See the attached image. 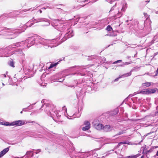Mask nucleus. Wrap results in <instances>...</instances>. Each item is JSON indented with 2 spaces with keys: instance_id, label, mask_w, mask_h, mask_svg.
I'll return each instance as SVG.
<instances>
[{
  "instance_id": "nucleus-23",
  "label": "nucleus",
  "mask_w": 158,
  "mask_h": 158,
  "mask_svg": "<svg viewBox=\"0 0 158 158\" xmlns=\"http://www.w3.org/2000/svg\"><path fill=\"white\" fill-rule=\"evenodd\" d=\"M88 1V0H85V1H82V2H86V1Z\"/></svg>"
},
{
  "instance_id": "nucleus-16",
  "label": "nucleus",
  "mask_w": 158,
  "mask_h": 158,
  "mask_svg": "<svg viewBox=\"0 0 158 158\" xmlns=\"http://www.w3.org/2000/svg\"><path fill=\"white\" fill-rule=\"evenodd\" d=\"M124 133V132L123 131H120V132H119L116 135H120L123 133Z\"/></svg>"
},
{
  "instance_id": "nucleus-24",
  "label": "nucleus",
  "mask_w": 158,
  "mask_h": 158,
  "mask_svg": "<svg viewBox=\"0 0 158 158\" xmlns=\"http://www.w3.org/2000/svg\"><path fill=\"white\" fill-rule=\"evenodd\" d=\"M40 13H41L42 12V11L41 10H40Z\"/></svg>"
},
{
  "instance_id": "nucleus-28",
  "label": "nucleus",
  "mask_w": 158,
  "mask_h": 158,
  "mask_svg": "<svg viewBox=\"0 0 158 158\" xmlns=\"http://www.w3.org/2000/svg\"><path fill=\"white\" fill-rule=\"evenodd\" d=\"M85 5H84L83 6H85Z\"/></svg>"
},
{
  "instance_id": "nucleus-7",
  "label": "nucleus",
  "mask_w": 158,
  "mask_h": 158,
  "mask_svg": "<svg viewBox=\"0 0 158 158\" xmlns=\"http://www.w3.org/2000/svg\"><path fill=\"white\" fill-rule=\"evenodd\" d=\"M122 144H127L128 145L130 144V142L128 141H124L123 142H121L118 143V146H120V145Z\"/></svg>"
},
{
  "instance_id": "nucleus-26",
  "label": "nucleus",
  "mask_w": 158,
  "mask_h": 158,
  "mask_svg": "<svg viewBox=\"0 0 158 158\" xmlns=\"http://www.w3.org/2000/svg\"><path fill=\"white\" fill-rule=\"evenodd\" d=\"M116 110L117 111H118V110H117V109H116Z\"/></svg>"
},
{
  "instance_id": "nucleus-4",
  "label": "nucleus",
  "mask_w": 158,
  "mask_h": 158,
  "mask_svg": "<svg viewBox=\"0 0 158 158\" xmlns=\"http://www.w3.org/2000/svg\"><path fill=\"white\" fill-rule=\"evenodd\" d=\"M139 93L143 94H148V89H144L141 90Z\"/></svg>"
},
{
  "instance_id": "nucleus-2",
  "label": "nucleus",
  "mask_w": 158,
  "mask_h": 158,
  "mask_svg": "<svg viewBox=\"0 0 158 158\" xmlns=\"http://www.w3.org/2000/svg\"><path fill=\"white\" fill-rule=\"evenodd\" d=\"M95 128L98 130H100L103 128V125L100 123H95L94 122L93 123Z\"/></svg>"
},
{
  "instance_id": "nucleus-8",
  "label": "nucleus",
  "mask_w": 158,
  "mask_h": 158,
  "mask_svg": "<svg viewBox=\"0 0 158 158\" xmlns=\"http://www.w3.org/2000/svg\"><path fill=\"white\" fill-rule=\"evenodd\" d=\"M151 84L150 82H147L142 84V85L143 86H146L148 87L150 86Z\"/></svg>"
},
{
  "instance_id": "nucleus-1",
  "label": "nucleus",
  "mask_w": 158,
  "mask_h": 158,
  "mask_svg": "<svg viewBox=\"0 0 158 158\" xmlns=\"http://www.w3.org/2000/svg\"><path fill=\"white\" fill-rule=\"evenodd\" d=\"M25 124V122L22 120H18L13 122L10 123V125L14 126L16 125V126L23 125Z\"/></svg>"
},
{
  "instance_id": "nucleus-9",
  "label": "nucleus",
  "mask_w": 158,
  "mask_h": 158,
  "mask_svg": "<svg viewBox=\"0 0 158 158\" xmlns=\"http://www.w3.org/2000/svg\"><path fill=\"white\" fill-rule=\"evenodd\" d=\"M9 64L10 66L13 68H14L15 67L14 63V61L13 60H12L9 61Z\"/></svg>"
},
{
  "instance_id": "nucleus-6",
  "label": "nucleus",
  "mask_w": 158,
  "mask_h": 158,
  "mask_svg": "<svg viewBox=\"0 0 158 158\" xmlns=\"http://www.w3.org/2000/svg\"><path fill=\"white\" fill-rule=\"evenodd\" d=\"M110 128V127L109 125H106L104 127L103 126V128L104 129V130L106 131H109Z\"/></svg>"
},
{
  "instance_id": "nucleus-13",
  "label": "nucleus",
  "mask_w": 158,
  "mask_h": 158,
  "mask_svg": "<svg viewBox=\"0 0 158 158\" xmlns=\"http://www.w3.org/2000/svg\"><path fill=\"white\" fill-rule=\"evenodd\" d=\"M90 127L89 126H85L82 127V130L83 131H86L88 130Z\"/></svg>"
},
{
  "instance_id": "nucleus-3",
  "label": "nucleus",
  "mask_w": 158,
  "mask_h": 158,
  "mask_svg": "<svg viewBox=\"0 0 158 158\" xmlns=\"http://www.w3.org/2000/svg\"><path fill=\"white\" fill-rule=\"evenodd\" d=\"M9 150V148H7L0 152V158L4 155Z\"/></svg>"
},
{
  "instance_id": "nucleus-25",
  "label": "nucleus",
  "mask_w": 158,
  "mask_h": 158,
  "mask_svg": "<svg viewBox=\"0 0 158 158\" xmlns=\"http://www.w3.org/2000/svg\"><path fill=\"white\" fill-rule=\"evenodd\" d=\"M126 63L127 64H129V63H127V62Z\"/></svg>"
},
{
  "instance_id": "nucleus-22",
  "label": "nucleus",
  "mask_w": 158,
  "mask_h": 158,
  "mask_svg": "<svg viewBox=\"0 0 158 158\" xmlns=\"http://www.w3.org/2000/svg\"><path fill=\"white\" fill-rule=\"evenodd\" d=\"M156 156H158V151L157 152V153L156 154Z\"/></svg>"
},
{
  "instance_id": "nucleus-12",
  "label": "nucleus",
  "mask_w": 158,
  "mask_h": 158,
  "mask_svg": "<svg viewBox=\"0 0 158 158\" xmlns=\"http://www.w3.org/2000/svg\"><path fill=\"white\" fill-rule=\"evenodd\" d=\"M1 124L2 125H4L6 126H11L10 123L9 122H2V123H1Z\"/></svg>"
},
{
  "instance_id": "nucleus-20",
  "label": "nucleus",
  "mask_w": 158,
  "mask_h": 158,
  "mask_svg": "<svg viewBox=\"0 0 158 158\" xmlns=\"http://www.w3.org/2000/svg\"><path fill=\"white\" fill-rule=\"evenodd\" d=\"M116 63H117V61H115L113 63V64H115Z\"/></svg>"
},
{
  "instance_id": "nucleus-14",
  "label": "nucleus",
  "mask_w": 158,
  "mask_h": 158,
  "mask_svg": "<svg viewBox=\"0 0 158 158\" xmlns=\"http://www.w3.org/2000/svg\"><path fill=\"white\" fill-rule=\"evenodd\" d=\"M84 124L86 126H89L90 127V124L89 122L88 121H85L84 122Z\"/></svg>"
},
{
  "instance_id": "nucleus-27",
  "label": "nucleus",
  "mask_w": 158,
  "mask_h": 158,
  "mask_svg": "<svg viewBox=\"0 0 158 158\" xmlns=\"http://www.w3.org/2000/svg\"><path fill=\"white\" fill-rule=\"evenodd\" d=\"M149 134V133H148V134H147V135H148V134Z\"/></svg>"
},
{
  "instance_id": "nucleus-18",
  "label": "nucleus",
  "mask_w": 158,
  "mask_h": 158,
  "mask_svg": "<svg viewBox=\"0 0 158 158\" xmlns=\"http://www.w3.org/2000/svg\"><path fill=\"white\" fill-rule=\"evenodd\" d=\"M158 74V68H157V69L156 71V74L155 76H157V75Z\"/></svg>"
},
{
  "instance_id": "nucleus-10",
  "label": "nucleus",
  "mask_w": 158,
  "mask_h": 158,
  "mask_svg": "<svg viewBox=\"0 0 158 158\" xmlns=\"http://www.w3.org/2000/svg\"><path fill=\"white\" fill-rule=\"evenodd\" d=\"M139 156V154H137L136 155H133V156H127V158H136L138 157Z\"/></svg>"
},
{
  "instance_id": "nucleus-19",
  "label": "nucleus",
  "mask_w": 158,
  "mask_h": 158,
  "mask_svg": "<svg viewBox=\"0 0 158 158\" xmlns=\"http://www.w3.org/2000/svg\"><path fill=\"white\" fill-rule=\"evenodd\" d=\"M122 61V60H119L117 61V63H120Z\"/></svg>"
},
{
  "instance_id": "nucleus-5",
  "label": "nucleus",
  "mask_w": 158,
  "mask_h": 158,
  "mask_svg": "<svg viewBox=\"0 0 158 158\" xmlns=\"http://www.w3.org/2000/svg\"><path fill=\"white\" fill-rule=\"evenodd\" d=\"M156 90L155 89H148V94H151L155 93Z\"/></svg>"
},
{
  "instance_id": "nucleus-21",
  "label": "nucleus",
  "mask_w": 158,
  "mask_h": 158,
  "mask_svg": "<svg viewBox=\"0 0 158 158\" xmlns=\"http://www.w3.org/2000/svg\"><path fill=\"white\" fill-rule=\"evenodd\" d=\"M140 158H144V156H142Z\"/></svg>"
},
{
  "instance_id": "nucleus-11",
  "label": "nucleus",
  "mask_w": 158,
  "mask_h": 158,
  "mask_svg": "<svg viewBox=\"0 0 158 158\" xmlns=\"http://www.w3.org/2000/svg\"><path fill=\"white\" fill-rule=\"evenodd\" d=\"M58 64V62L55 63V64H51L48 69H50L56 66Z\"/></svg>"
},
{
  "instance_id": "nucleus-15",
  "label": "nucleus",
  "mask_w": 158,
  "mask_h": 158,
  "mask_svg": "<svg viewBox=\"0 0 158 158\" xmlns=\"http://www.w3.org/2000/svg\"><path fill=\"white\" fill-rule=\"evenodd\" d=\"M106 30L108 31H110L112 30V28L110 25H109L107 26L106 28Z\"/></svg>"
},
{
  "instance_id": "nucleus-17",
  "label": "nucleus",
  "mask_w": 158,
  "mask_h": 158,
  "mask_svg": "<svg viewBox=\"0 0 158 158\" xmlns=\"http://www.w3.org/2000/svg\"><path fill=\"white\" fill-rule=\"evenodd\" d=\"M121 78V77H118V78H116V79H115V80H114V81H117L118 80V79H119V78Z\"/></svg>"
},
{
  "instance_id": "nucleus-29",
  "label": "nucleus",
  "mask_w": 158,
  "mask_h": 158,
  "mask_svg": "<svg viewBox=\"0 0 158 158\" xmlns=\"http://www.w3.org/2000/svg\"><path fill=\"white\" fill-rule=\"evenodd\" d=\"M22 113V111H21V113Z\"/></svg>"
}]
</instances>
